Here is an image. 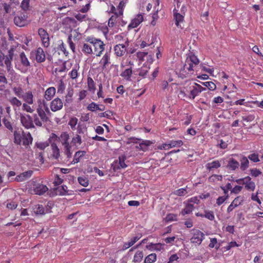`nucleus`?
Segmentation results:
<instances>
[{
	"mask_svg": "<svg viewBox=\"0 0 263 263\" xmlns=\"http://www.w3.org/2000/svg\"><path fill=\"white\" fill-rule=\"evenodd\" d=\"M205 89V87H202L196 83H186L184 86L180 87L178 96L181 98L194 100L200 92Z\"/></svg>",
	"mask_w": 263,
	"mask_h": 263,
	"instance_id": "1",
	"label": "nucleus"
},
{
	"mask_svg": "<svg viewBox=\"0 0 263 263\" xmlns=\"http://www.w3.org/2000/svg\"><path fill=\"white\" fill-rule=\"evenodd\" d=\"M199 63V60L194 54L190 55L187 57L185 64L180 71V75L182 78L188 77L194 71V67Z\"/></svg>",
	"mask_w": 263,
	"mask_h": 263,
	"instance_id": "2",
	"label": "nucleus"
},
{
	"mask_svg": "<svg viewBox=\"0 0 263 263\" xmlns=\"http://www.w3.org/2000/svg\"><path fill=\"white\" fill-rule=\"evenodd\" d=\"M14 142L20 145H23L27 148L32 143L33 138L29 132L15 130L13 133Z\"/></svg>",
	"mask_w": 263,
	"mask_h": 263,
	"instance_id": "3",
	"label": "nucleus"
},
{
	"mask_svg": "<svg viewBox=\"0 0 263 263\" xmlns=\"http://www.w3.org/2000/svg\"><path fill=\"white\" fill-rule=\"evenodd\" d=\"M86 41L92 46L93 54L96 57H101L105 50V44L100 39L87 37Z\"/></svg>",
	"mask_w": 263,
	"mask_h": 263,
	"instance_id": "4",
	"label": "nucleus"
},
{
	"mask_svg": "<svg viewBox=\"0 0 263 263\" xmlns=\"http://www.w3.org/2000/svg\"><path fill=\"white\" fill-rule=\"evenodd\" d=\"M59 140L61 142L64 153L67 158L69 159L71 158L72 152L71 151V145L69 142V135L67 132H62L59 137Z\"/></svg>",
	"mask_w": 263,
	"mask_h": 263,
	"instance_id": "5",
	"label": "nucleus"
},
{
	"mask_svg": "<svg viewBox=\"0 0 263 263\" xmlns=\"http://www.w3.org/2000/svg\"><path fill=\"white\" fill-rule=\"evenodd\" d=\"M6 67L7 74V77L8 81H10L12 83H16L18 81L20 75L18 74L13 69L12 64H10L9 62H6V64H5Z\"/></svg>",
	"mask_w": 263,
	"mask_h": 263,
	"instance_id": "6",
	"label": "nucleus"
},
{
	"mask_svg": "<svg viewBox=\"0 0 263 263\" xmlns=\"http://www.w3.org/2000/svg\"><path fill=\"white\" fill-rule=\"evenodd\" d=\"M191 234L192 237L190 240L193 243L200 245L204 239V233L199 230L193 229L191 231Z\"/></svg>",
	"mask_w": 263,
	"mask_h": 263,
	"instance_id": "7",
	"label": "nucleus"
},
{
	"mask_svg": "<svg viewBox=\"0 0 263 263\" xmlns=\"http://www.w3.org/2000/svg\"><path fill=\"white\" fill-rule=\"evenodd\" d=\"M130 139L134 143H137L138 142H139V145L137 146L136 147L138 149L143 152L147 151L148 150V147L154 143L152 141L142 140L141 139L137 138L135 137L130 138Z\"/></svg>",
	"mask_w": 263,
	"mask_h": 263,
	"instance_id": "8",
	"label": "nucleus"
},
{
	"mask_svg": "<svg viewBox=\"0 0 263 263\" xmlns=\"http://www.w3.org/2000/svg\"><path fill=\"white\" fill-rule=\"evenodd\" d=\"M235 182L238 184L245 185V189L248 191H253L255 189V184L249 176L236 179Z\"/></svg>",
	"mask_w": 263,
	"mask_h": 263,
	"instance_id": "9",
	"label": "nucleus"
},
{
	"mask_svg": "<svg viewBox=\"0 0 263 263\" xmlns=\"http://www.w3.org/2000/svg\"><path fill=\"white\" fill-rule=\"evenodd\" d=\"M30 58H34L37 63H43L46 60V55L44 50L41 47L32 50L30 52Z\"/></svg>",
	"mask_w": 263,
	"mask_h": 263,
	"instance_id": "10",
	"label": "nucleus"
},
{
	"mask_svg": "<svg viewBox=\"0 0 263 263\" xmlns=\"http://www.w3.org/2000/svg\"><path fill=\"white\" fill-rule=\"evenodd\" d=\"M20 121L22 125L26 129L35 128L32 117L26 114H20Z\"/></svg>",
	"mask_w": 263,
	"mask_h": 263,
	"instance_id": "11",
	"label": "nucleus"
},
{
	"mask_svg": "<svg viewBox=\"0 0 263 263\" xmlns=\"http://www.w3.org/2000/svg\"><path fill=\"white\" fill-rule=\"evenodd\" d=\"M38 34L41 38L42 45L44 47H48L50 45V39L48 32L43 28H40L38 29Z\"/></svg>",
	"mask_w": 263,
	"mask_h": 263,
	"instance_id": "12",
	"label": "nucleus"
},
{
	"mask_svg": "<svg viewBox=\"0 0 263 263\" xmlns=\"http://www.w3.org/2000/svg\"><path fill=\"white\" fill-rule=\"evenodd\" d=\"M63 107V102L59 98L57 97L52 100L50 103V108L53 112L60 110Z\"/></svg>",
	"mask_w": 263,
	"mask_h": 263,
	"instance_id": "13",
	"label": "nucleus"
},
{
	"mask_svg": "<svg viewBox=\"0 0 263 263\" xmlns=\"http://www.w3.org/2000/svg\"><path fill=\"white\" fill-rule=\"evenodd\" d=\"M126 157L125 156H120L118 160L115 161L112 164V167L115 171H118L121 168H124L127 167V165L125 163Z\"/></svg>",
	"mask_w": 263,
	"mask_h": 263,
	"instance_id": "14",
	"label": "nucleus"
},
{
	"mask_svg": "<svg viewBox=\"0 0 263 263\" xmlns=\"http://www.w3.org/2000/svg\"><path fill=\"white\" fill-rule=\"evenodd\" d=\"M110 63V53L106 51L99 62L100 66L102 70H104Z\"/></svg>",
	"mask_w": 263,
	"mask_h": 263,
	"instance_id": "15",
	"label": "nucleus"
},
{
	"mask_svg": "<svg viewBox=\"0 0 263 263\" xmlns=\"http://www.w3.org/2000/svg\"><path fill=\"white\" fill-rule=\"evenodd\" d=\"M143 21V15L142 14H137L136 17L133 19L127 26L128 30L137 27Z\"/></svg>",
	"mask_w": 263,
	"mask_h": 263,
	"instance_id": "16",
	"label": "nucleus"
},
{
	"mask_svg": "<svg viewBox=\"0 0 263 263\" xmlns=\"http://www.w3.org/2000/svg\"><path fill=\"white\" fill-rule=\"evenodd\" d=\"M243 200V197L242 196H238L236 197L227 208V212H231L234 208L241 205L242 203Z\"/></svg>",
	"mask_w": 263,
	"mask_h": 263,
	"instance_id": "17",
	"label": "nucleus"
},
{
	"mask_svg": "<svg viewBox=\"0 0 263 263\" xmlns=\"http://www.w3.org/2000/svg\"><path fill=\"white\" fill-rule=\"evenodd\" d=\"M8 101L12 106L14 110L16 112L20 110V107L22 105V101L16 97H9L8 99Z\"/></svg>",
	"mask_w": 263,
	"mask_h": 263,
	"instance_id": "18",
	"label": "nucleus"
},
{
	"mask_svg": "<svg viewBox=\"0 0 263 263\" xmlns=\"http://www.w3.org/2000/svg\"><path fill=\"white\" fill-rule=\"evenodd\" d=\"M114 50L117 57H121L126 52L127 47L123 44H119L114 46Z\"/></svg>",
	"mask_w": 263,
	"mask_h": 263,
	"instance_id": "19",
	"label": "nucleus"
},
{
	"mask_svg": "<svg viewBox=\"0 0 263 263\" xmlns=\"http://www.w3.org/2000/svg\"><path fill=\"white\" fill-rule=\"evenodd\" d=\"M33 190L35 194L43 195L48 191V188L46 185L38 183L34 185Z\"/></svg>",
	"mask_w": 263,
	"mask_h": 263,
	"instance_id": "20",
	"label": "nucleus"
},
{
	"mask_svg": "<svg viewBox=\"0 0 263 263\" xmlns=\"http://www.w3.org/2000/svg\"><path fill=\"white\" fill-rule=\"evenodd\" d=\"M33 171H27L25 172H23L20 175L16 176L15 180L17 182H22L26 180V179L31 177L32 175Z\"/></svg>",
	"mask_w": 263,
	"mask_h": 263,
	"instance_id": "21",
	"label": "nucleus"
},
{
	"mask_svg": "<svg viewBox=\"0 0 263 263\" xmlns=\"http://www.w3.org/2000/svg\"><path fill=\"white\" fill-rule=\"evenodd\" d=\"M55 88L54 87H50L45 91L44 98L47 101H50L55 96Z\"/></svg>",
	"mask_w": 263,
	"mask_h": 263,
	"instance_id": "22",
	"label": "nucleus"
},
{
	"mask_svg": "<svg viewBox=\"0 0 263 263\" xmlns=\"http://www.w3.org/2000/svg\"><path fill=\"white\" fill-rule=\"evenodd\" d=\"M68 190L67 186L65 185L59 186L57 187H55L54 190V192L55 193V194L56 195H59V196H65V195H68L70 194L68 193Z\"/></svg>",
	"mask_w": 263,
	"mask_h": 263,
	"instance_id": "23",
	"label": "nucleus"
},
{
	"mask_svg": "<svg viewBox=\"0 0 263 263\" xmlns=\"http://www.w3.org/2000/svg\"><path fill=\"white\" fill-rule=\"evenodd\" d=\"M14 24L19 27L24 26L26 24V18L25 14L15 16L14 18Z\"/></svg>",
	"mask_w": 263,
	"mask_h": 263,
	"instance_id": "24",
	"label": "nucleus"
},
{
	"mask_svg": "<svg viewBox=\"0 0 263 263\" xmlns=\"http://www.w3.org/2000/svg\"><path fill=\"white\" fill-rule=\"evenodd\" d=\"M133 74V69L131 67H127L125 68L123 71L121 73L120 76L123 78V79L130 81H131V78Z\"/></svg>",
	"mask_w": 263,
	"mask_h": 263,
	"instance_id": "25",
	"label": "nucleus"
},
{
	"mask_svg": "<svg viewBox=\"0 0 263 263\" xmlns=\"http://www.w3.org/2000/svg\"><path fill=\"white\" fill-rule=\"evenodd\" d=\"M22 98L25 103L28 104H33V95L31 91H26L24 93Z\"/></svg>",
	"mask_w": 263,
	"mask_h": 263,
	"instance_id": "26",
	"label": "nucleus"
},
{
	"mask_svg": "<svg viewBox=\"0 0 263 263\" xmlns=\"http://www.w3.org/2000/svg\"><path fill=\"white\" fill-rule=\"evenodd\" d=\"M51 150V156L53 158L57 160L59 159L60 156V149L55 143H52L50 145Z\"/></svg>",
	"mask_w": 263,
	"mask_h": 263,
	"instance_id": "27",
	"label": "nucleus"
},
{
	"mask_svg": "<svg viewBox=\"0 0 263 263\" xmlns=\"http://www.w3.org/2000/svg\"><path fill=\"white\" fill-rule=\"evenodd\" d=\"M239 166V163L234 158H230L227 165V167L231 171H235Z\"/></svg>",
	"mask_w": 263,
	"mask_h": 263,
	"instance_id": "28",
	"label": "nucleus"
},
{
	"mask_svg": "<svg viewBox=\"0 0 263 263\" xmlns=\"http://www.w3.org/2000/svg\"><path fill=\"white\" fill-rule=\"evenodd\" d=\"M221 160H214L212 162H209L205 165L206 170L209 171L212 170L213 169H217L221 166Z\"/></svg>",
	"mask_w": 263,
	"mask_h": 263,
	"instance_id": "29",
	"label": "nucleus"
},
{
	"mask_svg": "<svg viewBox=\"0 0 263 263\" xmlns=\"http://www.w3.org/2000/svg\"><path fill=\"white\" fill-rule=\"evenodd\" d=\"M36 114L41 118L43 123L47 122L48 121L49 118L48 117L47 114L45 112L43 108H41L40 107H37L36 109Z\"/></svg>",
	"mask_w": 263,
	"mask_h": 263,
	"instance_id": "30",
	"label": "nucleus"
},
{
	"mask_svg": "<svg viewBox=\"0 0 263 263\" xmlns=\"http://www.w3.org/2000/svg\"><path fill=\"white\" fill-rule=\"evenodd\" d=\"M144 253L143 251L138 250L135 253L132 262L134 263H140L143 260Z\"/></svg>",
	"mask_w": 263,
	"mask_h": 263,
	"instance_id": "31",
	"label": "nucleus"
},
{
	"mask_svg": "<svg viewBox=\"0 0 263 263\" xmlns=\"http://www.w3.org/2000/svg\"><path fill=\"white\" fill-rule=\"evenodd\" d=\"M81 50L86 55H91L93 54L92 46L90 44H83L81 47Z\"/></svg>",
	"mask_w": 263,
	"mask_h": 263,
	"instance_id": "32",
	"label": "nucleus"
},
{
	"mask_svg": "<svg viewBox=\"0 0 263 263\" xmlns=\"http://www.w3.org/2000/svg\"><path fill=\"white\" fill-rule=\"evenodd\" d=\"M240 162L239 166L241 171H244L249 167V161L248 158L246 156H242L241 157Z\"/></svg>",
	"mask_w": 263,
	"mask_h": 263,
	"instance_id": "33",
	"label": "nucleus"
},
{
	"mask_svg": "<svg viewBox=\"0 0 263 263\" xmlns=\"http://www.w3.org/2000/svg\"><path fill=\"white\" fill-rule=\"evenodd\" d=\"M174 18L175 20V25L180 28H182L180 23L184 21V16L179 13H174Z\"/></svg>",
	"mask_w": 263,
	"mask_h": 263,
	"instance_id": "34",
	"label": "nucleus"
},
{
	"mask_svg": "<svg viewBox=\"0 0 263 263\" xmlns=\"http://www.w3.org/2000/svg\"><path fill=\"white\" fill-rule=\"evenodd\" d=\"M85 154H86L85 151H79L77 152L74 155L73 159L71 162V163L76 164V163H78L80 161V159L82 157H83Z\"/></svg>",
	"mask_w": 263,
	"mask_h": 263,
	"instance_id": "35",
	"label": "nucleus"
},
{
	"mask_svg": "<svg viewBox=\"0 0 263 263\" xmlns=\"http://www.w3.org/2000/svg\"><path fill=\"white\" fill-rule=\"evenodd\" d=\"M20 59L23 66L28 67L30 66V62L24 52L20 53Z\"/></svg>",
	"mask_w": 263,
	"mask_h": 263,
	"instance_id": "36",
	"label": "nucleus"
},
{
	"mask_svg": "<svg viewBox=\"0 0 263 263\" xmlns=\"http://www.w3.org/2000/svg\"><path fill=\"white\" fill-rule=\"evenodd\" d=\"M194 209V206L193 204L189 203L186 204L184 208L182 210L181 214L182 216L185 214H189L192 212Z\"/></svg>",
	"mask_w": 263,
	"mask_h": 263,
	"instance_id": "37",
	"label": "nucleus"
},
{
	"mask_svg": "<svg viewBox=\"0 0 263 263\" xmlns=\"http://www.w3.org/2000/svg\"><path fill=\"white\" fill-rule=\"evenodd\" d=\"M157 260V255L155 253H151L145 257L144 263H154Z\"/></svg>",
	"mask_w": 263,
	"mask_h": 263,
	"instance_id": "38",
	"label": "nucleus"
},
{
	"mask_svg": "<svg viewBox=\"0 0 263 263\" xmlns=\"http://www.w3.org/2000/svg\"><path fill=\"white\" fill-rule=\"evenodd\" d=\"M14 48H11L8 52V55H6V59L5 60V64H6V62H8L10 64H12V61L14 55Z\"/></svg>",
	"mask_w": 263,
	"mask_h": 263,
	"instance_id": "39",
	"label": "nucleus"
},
{
	"mask_svg": "<svg viewBox=\"0 0 263 263\" xmlns=\"http://www.w3.org/2000/svg\"><path fill=\"white\" fill-rule=\"evenodd\" d=\"M183 144V142L182 140H171L168 143V147L170 148L175 147H180Z\"/></svg>",
	"mask_w": 263,
	"mask_h": 263,
	"instance_id": "40",
	"label": "nucleus"
},
{
	"mask_svg": "<svg viewBox=\"0 0 263 263\" xmlns=\"http://www.w3.org/2000/svg\"><path fill=\"white\" fill-rule=\"evenodd\" d=\"M222 176L221 175L213 174L210 176L208 178V181L210 183H216L218 181H221Z\"/></svg>",
	"mask_w": 263,
	"mask_h": 263,
	"instance_id": "41",
	"label": "nucleus"
},
{
	"mask_svg": "<svg viewBox=\"0 0 263 263\" xmlns=\"http://www.w3.org/2000/svg\"><path fill=\"white\" fill-rule=\"evenodd\" d=\"M12 91L16 96L19 98H22L24 94V90L21 87H14L12 88Z\"/></svg>",
	"mask_w": 263,
	"mask_h": 263,
	"instance_id": "42",
	"label": "nucleus"
},
{
	"mask_svg": "<svg viewBox=\"0 0 263 263\" xmlns=\"http://www.w3.org/2000/svg\"><path fill=\"white\" fill-rule=\"evenodd\" d=\"M79 68L78 65H75L72 70L69 73V76L72 79H76L78 76V70Z\"/></svg>",
	"mask_w": 263,
	"mask_h": 263,
	"instance_id": "43",
	"label": "nucleus"
},
{
	"mask_svg": "<svg viewBox=\"0 0 263 263\" xmlns=\"http://www.w3.org/2000/svg\"><path fill=\"white\" fill-rule=\"evenodd\" d=\"M118 16H119L118 15H112L110 16L108 21V26L109 28H113L116 26Z\"/></svg>",
	"mask_w": 263,
	"mask_h": 263,
	"instance_id": "44",
	"label": "nucleus"
},
{
	"mask_svg": "<svg viewBox=\"0 0 263 263\" xmlns=\"http://www.w3.org/2000/svg\"><path fill=\"white\" fill-rule=\"evenodd\" d=\"M33 124L39 127L42 126L43 122L41 120V118L37 116L36 114L33 115L32 117Z\"/></svg>",
	"mask_w": 263,
	"mask_h": 263,
	"instance_id": "45",
	"label": "nucleus"
},
{
	"mask_svg": "<svg viewBox=\"0 0 263 263\" xmlns=\"http://www.w3.org/2000/svg\"><path fill=\"white\" fill-rule=\"evenodd\" d=\"M7 83L8 80L6 77L3 73H0V90H3Z\"/></svg>",
	"mask_w": 263,
	"mask_h": 263,
	"instance_id": "46",
	"label": "nucleus"
},
{
	"mask_svg": "<svg viewBox=\"0 0 263 263\" xmlns=\"http://www.w3.org/2000/svg\"><path fill=\"white\" fill-rule=\"evenodd\" d=\"M87 85L88 90L94 92L96 90V84L93 79L90 77L87 78Z\"/></svg>",
	"mask_w": 263,
	"mask_h": 263,
	"instance_id": "47",
	"label": "nucleus"
},
{
	"mask_svg": "<svg viewBox=\"0 0 263 263\" xmlns=\"http://www.w3.org/2000/svg\"><path fill=\"white\" fill-rule=\"evenodd\" d=\"M149 69V64H144L143 66L140 69L139 75L141 77H144L147 74Z\"/></svg>",
	"mask_w": 263,
	"mask_h": 263,
	"instance_id": "48",
	"label": "nucleus"
},
{
	"mask_svg": "<svg viewBox=\"0 0 263 263\" xmlns=\"http://www.w3.org/2000/svg\"><path fill=\"white\" fill-rule=\"evenodd\" d=\"M33 209L36 214L42 215L45 213L44 208L41 204L35 205Z\"/></svg>",
	"mask_w": 263,
	"mask_h": 263,
	"instance_id": "49",
	"label": "nucleus"
},
{
	"mask_svg": "<svg viewBox=\"0 0 263 263\" xmlns=\"http://www.w3.org/2000/svg\"><path fill=\"white\" fill-rule=\"evenodd\" d=\"M126 1H127L120 0L119 5L117 6V9L118 10V14H119L120 16L122 15L123 14V10L125 6Z\"/></svg>",
	"mask_w": 263,
	"mask_h": 263,
	"instance_id": "50",
	"label": "nucleus"
},
{
	"mask_svg": "<svg viewBox=\"0 0 263 263\" xmlns=\"http://www.w3.org/2000/svg\"><path fill=\"white\" fill-rule=\"evenodd\" d=\"M78 180L79 183L82 186L86 187L88 185L89 180L88 178L85 176H80L78 177Z\"/></svg>",
	"mask_w": 263,
	"mask_h": 263,
	"instance_id": "51",
	"label": "nucleus"
},
{
	"mask_svg": "<svg viewBox=\"0 0 263 263\" xmlns=\"http://www.w3.org/2000/svg\"><path fill=\"white\" fill-rule=\"evenodd\" d=\"M204 217L206 219L213 221L215 219V216L214 212L212 211L204 210Z\"/></svg>",
	"mask_w": 263,
	"mask_h": 263,
	"instance_id": "52",
	"label": "nucleus"
},
{
	"mask_svg": "<svg viewBox=\"0 0 263 263\" xmlns=\"http://www.w3.org/2000/svg\"><path fill=\"white\" fill-rule=\"evenodd\" d=\"M66 63L67 61H64L61 67L55 68L54 70V72L55 73H62L63 72H65L66 70H67L68 69L66 67Z\"/></svg>",
	"mask_w": 263,
	"mask_h": 263,
	"instance_id": "53",
	"label": "nucleus"
},
{
	"mask_svg": "<svg viewBox=\"0 0 263 263\" xmlns=\"http://www.w3.org/2000/svg\"><path fill=\"white\" fill-rule=\"evenodd\" d=\"M202 84L210 90H214L216 88L215 83L211 81L202 82Z\"/></svg>",
	"mask_w": 263,
	"mask_h": 263,
	"instance_id": "54",
	"label": "nucleus"
},
{
	"mask_svg": "<svg viewBox=\"0 0 263 263\" xmlns=\"http://www.w3.org/2000/svg\"><path fill=\"white\" fill-rule=\"evenodd\" d=\"M165 220L166 222H172L177 220V216L176 214L170 213L166 215Z\"/></svg>",
	"mask_w": 263,
	"mask_h": 263,
	"instance_id": "55",
	"label": "nucleus"
},
{
	"mask_svg": "<svg viewBox=\"0 0 263 263\" xmlns=\"http://www.w3.org/2000/svg\"><path fill=\"white\" fill-rule=\"evenodd\" d=\"M78 120L76 117L71 118L69 121L68 125L72 130L76 129V126L78 123Z\"/></svg>",
	"mask_w": 263,
	"mask_h": 263,
	"instance_id": "56",
	"label": "nucleus"
},
{
	"mask_svg": "<svg viewBox=\"0 0 263 263\" xmlns=\"http://www.w3.org/2000/svg\"><path fill=\"white\" fill-rule=\"evenodd\" d=\"M27 103H22V109L27 112L32 113L34 110Z\"/></svg>",
	"mask_w": 263,
	"mask_h": 263,
	"instance_id": "57",
	"label": "nucleus"
},
{
	"mask_svg": "<svg viewBox=\"0 0 263 263\" xmlns=\"http://www.w3.org/2000/svg\"><path fill=\"white\" fill-rule=\"evenodd\" d=\"M248 158L253 162H258L259 161L258 154L257 153L250 154L248 156Z\"/></svg>",
	"mask_w": 263,
	"mask_h": 263,
	"instance_id": "58",
	"label": "nucleus"
},
{
	"mask_svg": "<svg viewBox=\"0 0 263 263\" xmlns=\"http://www.w3.org/2000/svg\"><path fill=\"white\" fill-rule=\"evenodd\" d=\"M3 123L5 125V126L9 130L12 131L13 127L11 125V122L9 120V119L6 118V117L3 119Z\"/></svg>",
	"mask_w": 263,
	"mask_h": 263,
	"instance_id": "59",
	"label": "nucleus"
},
{
	"mask_svg": "<svg viewBox=\"0 0 263 263\" xmlns=\"http://www.w3.org/2000/svg\"><path fill=\"white\" fill-rule=\"evenodd\" d=\"M151 249L152 250H156L157 251H160L163 249V245L160 243H152L151 244Z\"/></svg>",
	"mask_w": 263,
	"mask_h": 263,
	"instance_id": "60",
	"label": "nucleus"
},
{
	"mask_svg": "<svg viewBox=\"0 0 263 263\" xmlns=\"http://www.w3.org/2000/svg\"><path fill=\"white\" fill-rule=\"evenodd\" d=\"M71 142L73 145L77 144L80 145L82 143L81 137L80 135H77L75 137H73Z\"/></svg>",
	"mask_w": 263,
	"mask_h": 263,
	"instance_id": "61",
	"label": "nucleus"
},
{
	"mask_svg": "<svg viewBox=\"0 0 263 263\" xmlns=\"http://www.w3.org/2000/svg\"><path fill=\"white\" fill-rule=\"evenodd\" d=\"M187 193L185 188H181L176 190L174 192V194L177 196H184Z\"/></svg>",
	"mask_w": 263,
	"mask_h": 263,
	"instance_id": "62",
	"label": "nucleus"
},
{
	"mask_svg": "<svg viewBox=\"0 0 263 263\" xmlns=\"http://www.w3.org/2000/svg\"><path fill=\"white\" fill-rule=\"evenodd\" d=\"M98 108H99V105H97L95 102H91L87 107V109L88 110H90V111H96V110H98Z\"/></svg>",
	"mask_w": 263,
	"mask_h": 263,
	"instance_id": "63",
	"label": "nucleus"
},
{
	"mask_svg": "<svg viewBox=\"0 0 263 263\" xmlns=\"http://www.w3.org/2000/svg\"><path fill=\"white\" fill-rule=\"evenodd\" d=\"M65 89V85L62 80H60L58 86V93H63Z\"/></svg>",
	"mask_w": 263,
	"mask_h": 263,
	"instance_id": "64",
	"label": "nucleus"
}]
</instances>
